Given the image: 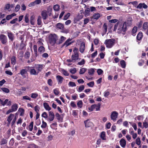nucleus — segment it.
<instances>
[{
  "instance_id": "obj_1",
  "label": "nucleus",
  "mask_w": 148,
  "mask_h": 148,
  "mask_svg": "<svg viewBox=\"0 0 148 148\" xmlns=\"http://www.w3.org/2000/svg\"><path fill=\"white\" fill-rule=\"evenodd\" d=\"M118 27L117 33L124 35L127 30L126 23L125 22L123 23L118 22L114 25L113 30L116 31Z\"/></svg>"
},
{
  "instance_id": "obj_2",
  "label": "nucleus",
  "mask_w": 148,
  "mask_h": 148,
  "mask_svg": "<svg viewBox=\"0 0 148 148\" xmlns=\"http://www.w3.org/2000/svg\"><path fill=\"white\" fill-rule=\"evenodd\" d=\"M115 42V40L113 39H108L105 40L104 44L106 45L107 48H110L114 46Z\"/></svg>"
},
{
  "instance_id": "obj_3",
  "label": "nucleus",
  "mask_w": 148,
  "mask_h": 148,
  "mask_svg": "<svg viewBox=\"0 0 148 148\" xmlns=\"http://www.w3.org/2000/svg\"><path fill=\"white\" fill-rule=\"evenodd\" d=\"M101 104L99 103L97 105H92L90 107H88V109L90 111H92L95 109L96 111H99L100 110Z\"/></svg>"
},
{
  "instance_id": "obj_4",
  "label": "nucleus",
  "mask_w": 148,
  "mask_h": 148,
  "mask_svg": "<svg viewBox=\"0 0 148 148\" xmlns=\"http://www.w3.org/2000/svg\"><path fill=\"white\" fill-rule=\"evenodd\" d=\"M34 68V67H30L29 66H26L25 67V68L28 69V71H29L30 75H37L38 73Z\"/></svg>"
},
{
  "instance_id": "obj_5",
  "label": "nucleus",
  "mask_w": 148,
  "mask_h": 148,
  "mask_svg": "<svg viewBox=\"0 0 148 148\" xmlns=\"http://www.w3.org/2000/svg\"><path fill=\"white\" fill-rule=\"evenodd\" d=\"M0 41L3 45H6L8 43L7 36L4 34H0Z\"/></svg>"
},
{
  "instance_id": "obj_6",
  "label": "nucleus",
  "mask_w": 148,
  "mask_h": 148,
  "mask_svg": "<svg viewBox=\"0 0 148 148\" xmlns=\"http://www.w3.org/2000/svg\"><path fill=\"white\" fill-rule=\"evenodd\" d=\"M118 114L116 111H114L111 112L110 115V118L112 120H113L114 122L116 120V119L118 117Z\"/></svg>"
},
{
  "instance_id": "obj_7",
  "label": "nucleus",
  "mask_w": 148,
  "mask_h": 148,
  "mask_svg": "<svg viewBox=\"0 0 148 148\" xmlns=\"http://www.w3.org/2000/svg\"><path fill=\"white\" fill-rule=\"evenodd\" d=\"M49 116L47 120L49 121H52L54 118V114L53 112L52 111H49Z\"/></svg>"
},
{
  "instance_id": "obj_8",
  "label": "nucleus",
  "mask_w": 148,
  "mask_h": 148,
  "mask_svg": "<svg viewBox=\"0 0 148 148\" xmlns=\"http://www.w3.org/2000/svg\"><path fill=\"white\" fill-rule=\"evenodd\" d=\"M7 33L9 39L11 41H13L14 38V34L10 31H7Z\"/></svg>"
},
{
  "instance_id": "obj_9",
  "label": "nucleus",
  "mask_w": 148,
  "mask_h": 148,
  "mask_svg": "<svg viewBox=\"0 0 148 148\" xmlns=\"http://www.w3.org/2000/svg\"><path fill=\"white\" fill-rule=\"evenodd\" d=\"M22 69L21 70L20 72L18 74H20L23 78H25L26 76L25 74L27 73V72L28 71V69Z\"/></svg>"
},
{
  "instance_id": "obj_10",
  "label": "nucleus",
  "mask_w": 148,
  "mask_h": 148,
  "mask_svg": "<svg viewBox=\"0 0 148 148\" xmlns=\"http://www.w3.org/2000/svg\"><path fill=\"white\" fill-rule=\"evenodd\" d=\"M143 31L146 32V34L148 35V23L145 22L143 24Z\"/></svg>"
},
{
  "instance_id": "obj_11",
  "label": "nucleus",
  "mask_w": 148,
  "mask_h": 148,
  "mask_svg": "<svg viewBox=\"0 0 148 148\" xmlns=\"http://www.w3.org/2000/svg\"><path fill=\"white\" fill-rule=\"evenodd\" d=\"M49 40L50 44L53 45L56 43V37L52 36L50 38Z\"/></svg>"
},
{
  "instance_id": "obj_12",
  "label": "nucleus",
  "mask_w": 148,
  "mask_h": 148,
  "mask_svg": "<svg viewBox=\"0 0 148 148\" xmlns=\"http://www.w3.org/2000/svg\"><path fill=\"white\" fill-rule=\"evenodd\" d=\"M41 2V0H36L35 1H34L31 3L29 5V7H32L35 5L36 4H40Z\"/></svg>"
},
{
  "instance_id": "obj_13",
  "label": "nucleus",
  "mask_w": 148,
  "mask_h": 148,
  "mask_svg": "<svg viewBox=\"0 0 148 148\" xmlns=\"http://www.w3.org/2000/svg\"><path fill=\"white\" fill-rule=\"evenodd\" d=\"M119 143L121 147L123 148L125 147L126 145V141L125 139L123 138H122L120 140Z\"/></svg>"
},
{
  "instance_id": "obj_14",
  "label": "nucleus",
  "mask_w": 148,
  "mask_h": 148,
  "mask_svg": "<svg viewBox=\"0 0 148 148\" xmlns=\"http://www.w3.org/2000/svg\"><path fill=\"white\" fill-rule=\"evenodd\" d=\"M14 116V114H11L7 118V121L8 122L7 123L8 125L10 123L12 120V119L13 117Z\"/></svg>"
},
{
  "instance_id": "obj_15",
  "label": "nucleus",
  "mask_w": 148,
  "mask_h": 148,
  "mask_svg": "<svg viewBox=\"0 0 148 148\" xmlns=\"http://www.w3.org/2000/svg\"><path fill=\"white\" fill-rule=\"evenodd\" d=\"M84 123L85 124V126L86 127H90L92 123L90 121L89 119H87L86 121H84Z\"/></svg>"
},
{
  "instance_id": "obj_16",
  "label": "nucleus",
  "mask_w": 148,
  "mask_h": 148,
  "mask_svg": "<svg viewBox=\"0 0 148 148\" xmlns=\"http://www.w3.org/2000/svg\"><path fill=\"white\" fill-rule=\"evenodd\" d=\"M148 7L144 3H140L137 6V8L141 9L142 8L144 9H147Z\"/></svg>"
},
{
  "instance_id": "obj_17",
  "label": "nucleus",
  "mask_w": 148,
  "mask_h": 148,
  "mask_svg": "<svg viewBox=\"0 0 148 148\" xmlns=\"http://www.w3.org/2000/svg\"><path fill=\"white\" fill-rule=\"evenodd\" d=\"M41 16L43 20H46L48 17V15L46 10L42 11L41 12Z\"/></svg>"
},
{
  "instance_id": "obj_18",
  "label": "nucleus",
  "mask_w": 148,
  "mask_h": 148,
  "mask_svg": "<svg viewBox=\"0 0 148 148\" xmlns=\"http://www.w3.org/2000/svg\"><path fill=\"white\" fill-rule=\"evenodd\" d=\"M38 52L41 54L45 51V48L44 46H40L38 49Z\"/></svg>"
},
{
  "instance_id": "obj_19",
  "label": "nucleus",
  "mask_w": 148,
  "mask_h": 148,
  "mask_svg": "<svg viewBox=\"0 0 148 148\" xmlns=\"http://www.w3.org/2000/svg\"><path fill=\"white\" fill-rule=\"evenodd\" d=\"M26 45L23 43V40H22L20 44V47L19 49L22 50L24 49H26Z\"/></svg>"
},
{
  "instance_id": "obj_20",
  "label": "nucleus",
  "mask_w": 148,
  "mask_h": 148,
  "mask_svg": "<svg viewBox=\"0 0 148 148\" xmlns=\"http://www.w3.org/2000/svg\"><path fill=\"white\" fill-rule=\"evenodd\" d=\"M72 59L73 62H75L76 60L79 59V54H73L72 56Z\"/></svg>"
},
{
  "instance_id": "obj_21",
  "label": "nucleus",
  "mask_w": 148,
  "mask_h": 148,
  "mask_svg": "<svg viewBox=\"0 0 148 148\" xmlns=\"http://www.w3.org/2000/svg\"><path fill=\"white\" fill-rule=\"evenodd\" d=\"M56 78L59 84H61L64 79L63 78L62 76L59 75H57L56 76Z\"/></svg>"
},
{
  "instance_id": "obj_22",
  "label": "nucleus",
  "mask_w": 148,
  "mask_h": 148,
  "mask_svg": "<svg viewBox=\"0 0 148 148\" xmlns=\"http://www.w3.org/2000/svg\"><path fill=\"white\" fill-rule=\"evenodd\" d=\"M72 38H69L65 41V46L67 47L74 42V41H71Z\"/></svg>"
},
{
  "instance_id": "obj_23",
  "label": "nucleus",
  "mask_w": 148,
  "mask_h": 148,
  "mask_svg": "<svg viewBox=\"0 0 148 148\" xmlns=\"http://www.w3.org/2000/svg\"><path fill=\"white\" fill-rule=\"evenodd\" d=\"M43 104L44 107L46 110L49 111L51 110V107L47 103L45 102L43 103Z\"/></svg>"
},
{
  "instance_id": "obj_24",
  "label": "nucleus",
  "mask_w": 148,
  "mask_h": 148,
  "mask_svg": "<svg viewBox=\"0 0 148 148\" xmlns=\"http://www.w3.org/2000/svg\"><path fill=\"white\" fill-rule=\"evenodd\" d=\"M85 47V44L84 42H82L81 45L79 48V51L81 53H82L84 52V50Z\"/></svg>"
},
{
  "instance_id": "obj_25",
  "label": "nucleus",
  "mask_w": 148,
  "mask_h": 148,
  "mask_svg": "<svg viewBox=\"0 0 148 148\" xmlns=\"http://www.w3.org/2000/svg\"><path fill=\"white\" fill-rule=\"evenodd\" d=\"M43 68V65L42 64H38L37 65L36 69L37 72L38 73L41 71Z\"/></svg>"
},
{
  "instance_id": "obj_26",
  "label": "nucleus",
  "mask_w": 148,
  "mask_h": 148,
  "mask_svg": "<svg viewBox=\"0 0 148 148\" xmlns=\"http://www.w3.org/2000/svg\"><path fill=\"white\" fill-rule=\"evenodd\" d=\"M35 16L34 15H32L30 17V23L31 24L34 25L35 24Z\"/></svg>"
},
{
  "instance_id": "obj_27",
  "label": "nucleus",
  "mask_w": 148,
  "mask_h": 148,
  "mask_svg": "<svg viewBox=\"0 0 148 148\" xmlns=\"http://www.w3.org/2000/svg\"><path fill=\"white\" fill-rule=\"evenodd\" d=\"M101 139L103 140H106V132H102L100 135Z\"/></svg>"
},
{
  "instance_id": "obj_28",
  "label": "nucleus",
  "mask_w": 148,
  "mask_h": 148,
  "mask_svg": "<svg viewBox=\"0 0 148 148\" xmlns=\"http://www.w3.org/2000/svg\"><path fill=\"white\" fill-rule=\"evenodd\" d=\"M58 29L63 30L64 28V25L61 23H58L56 25Z\"/></svg>"
},
{
  "instance_id": "obj_29",
  "label": "nucleus",
  "mask_w": 148,
  "mask_h": 148,
  "mask_svg": "<svg viewBox=\"0 0 148 148\" xmlns=\"http://www.w3.org/2000/svg\"><path fill=\"white\" fill-rule=\"evenodd\" d=\"M90 9L89 8H87L85 9L84 13V15L85 17H87L90 15Z\"/></svg>"
},
{
  "instance_id": "obj_30",
  "label": "nucleus",
  "mask_w": 148,
  "mask_h": 148,
  "mask_svg": "<svg viewBox=\"0 0 148 148\" xmlns=\"http://www.w3.org/2000/svg\"><path fill=\"white\" fill-rule=\"evenodd\" d=\"M37 48V45H34L33 46L34 51L36 57H37L38 55V53Z\"/></svg>"
},
{
  "instance_id": "obj_31",
  "label": "nucleus",
  "mask_w": 148,
  "mask_h": 148,
  "mask_svg": "<svg viewBox=\"0 0 148 148\" xmlns=\"http://www.w3.org/2000/svg\"><path fill=\"white\" fill-rule=\"evenodd\" d=\"M143 37V34L142 32H140L138 34L137 36V39L138 40H141Z\"/></svg>"
},
{
  "instance_id": "obj_32",
  "label": "nucleus",
  "mask_w": 148,
  "mask_h": 148,
  "mask_svg": "<svg viewBox=\"0 0 148 148\" xmlns=\"http://www.w3.org/2000/svg\"><path fill=\"white\" fill-rule=\"evenodd\" d=\"M95 69L91 68L88 69V73L91 75H92L95 72Z\"/></svg>"
},
{
  "instance_id": "obj_33",
  "label": "nucleus",
  "mask_w": 148,
  "mask_h": 148,
  "mask_svg": "<svg viewBox=\"0 0 148 148\" xmlns=\"http://www.w3.org/2000/svg\"><path fill=\"white\" fill-rule=\"evenodd\" d=\"M52 10V8L51 6H49L47 8V12L49 16H51Z\"/></svg>"
},
{
  "instance_id": "obj_34",
  "label": "nucleus",
  "mask_w": 148,
  "mask_h": 148,
  "mask_svg": "<svg viewBox=\"0 0 148 148\" xmlns=\"http://www.w3.org/2000/svg\"><path fill=\"white\" fill-rule=\"evenodd\" d=\"M18 108V104L15 103L11 107V109L14 112L16 111Z\"/></svg>"
},
{
  "instance_id": "obj_35",
  "label": "nucleus",
  "mask_w": 148,
  "mask_h": 148,
  "mask_svg": "<svg viewBox=\"0 0 148 148\" xmlns=\"http://www.w3.org/2000/svg\"><path fill=\"white\" fill-rule=\"evenodd\" d=\"M11 64L15 65L16 62V58L15 56H12L11 58Z\"/></svg>"
},
{
  "instance_id": "obj_36",
  "label": "nucleus",
  "mask_w": 148,
  "mask_h": 148,
  "mask_svg": "<svg viewBox=\"0 0 148 148\" xmlns=\"http://www.w3.org/2000/svg\"><path fill=\"white\" fill-rule=\"evenodd\" d=\"M100 17V14L99 13L94 14L92 17V18L97 20Z\"/></svg>"
},
{
  "instance_id": "obj_37",
  "label": "nucleus",
  "mask_w": 148,
  "mask_h": 148,
  "mask_svg": "<svg viewBox=\"0 0 148 148\" xmlns=\"http://www.w3.org/2000/svg\"><path fill=\"white\" fill-rule=\"evenodd\" d=\"M53 9L55 11H58L60 9L59 5L58 4H56L53 6Z\"/></svg>"
},
{
  "instance_id": "obj_38",
  "label": "nucleus",
  "mask_w": 148,
  "mask_h": 148,
  "mask_svg": "<svg viewBox=\"0 0 148 148\" xmlns=\"http://www.w3.org/2000/svg\"><path fill=\"white\" fill-rule=\"evenodd\" d=\"M87 70V69L84 68H82L80 69L79 73L80 74H83Z\"/></svg>"
},
{
  "instance_id": "obj_39",
  "label": "nucleus",
  "mask_w": 148,
  "mask_h": 148,
  "mask_svg": "<svg viewBox=\"0 0 148 148\" xmlns=\"http://www.w3.org/2000/svg\"><path fill=\"white\" fill-rule=\"evenodd\" d=\"M64 37L62 36H61L60 38V39L59 41H57L56 42V44H60L62 43L64 40Z\"/></svg>"
},
{
  "instance_id": "obj_40",
  "label": "nucleus",
  "mask_w": 148,
  "mask_h": 148,
  "mask_svg": "<svg viewBox=\"0 0 148 148\" xmlns=\"http://www.w3.org/2000/svg\"><path fill=\"white\" fill-rule=\"evenodd\" d=\"M18 112H20V116H23L24 114V110L22 108H19Z\"/></svg>"
},
{
  "instance_id": "obj_41",
  "label": "nucleus",
  "mask_w": 148,
  "mask_h": 148,
  "mask_svg": "<svg viewBox=\"0 0 148 148\" xmlns=\"http://www.w3.org/2000/svg\"><path fill=\"white\" fill-rule=\"evenodd\" d=\"M121 66L122 68H125L126 66V64L125 61L123 60H121L120 61Z\"/></svg>"
},
{
  "instance_id": "obj_42",
  "label": "nucleus",
  "mask_w": 148,
  "mask_h": 148,
  "mask_svg": "<svg viewBox=\"0 0 148 148\" xmlns=\"http://www.w3.org/2000/svg\"><path fill=\"white\" fill-rule=\"evenodd\" d=\"M30 53L28 51H26L24 54V57L26 59H28L30 57Z\"/></svg>"
},
{
  "instance_id": "obj_43",
  "label": "nucleus",
  "mask_w": 148,
  "mask_h": 148,
  "mask_svg": "<svg viewBox=\"0 0 148 148\" xmlns=\"http://www.w3.org/2000/svg\"><path fill=\"white\" fill-rule=\"evenodd\" d=\"M33 124L34 123L33 122H32L30 123V124L28 126V128L29 130L30 131H32L33 128Z\"/></svg>"
},
{
  "instance_id": "obj_44",
  "label": "nucleus",
  "mask_w": 148,
  "mask_h": 148,
  "mask_svg": "<svg viewBox=\"0 0 148 148\" xmlns=\"http://www.w3.org/2000/svg\"><path fill=\"white\" fill-rule=\"evenodd\" d=\"M38 96V94L36 93H33L31 94V97L33 99H36Z\"/></svg>"
},
{
  "instance_id": "obj_45",
  "label": "nucleus",
  "mask_w": 148,
  "mask_h": 148,
  "mask_svg": "<svg viewBox=\"0 0 148 148\" xmlns=\"http://www.w3.org/2000/svg\"><path fill=\"white\" fill-rule=\"evenodd\" d=\"M77 107L79 108H81L83 106V102L82 100L79 101L77 103Z\"/></svg>"
},
{
  "instance_id": "obj_46",
  "label": "nucleus",
  "mask_w": 148,
  "mask_h": 148,
  "mask_svg": "<svg viewBox=\"0 0 148 148\" xmlns=\"http://www.w3.org/2000/svg\"><path fill=\"white\" fill-rule=\"evenodd\" d=\"M0 143L1 145L6 144L7 143V140L4 138H3L1 140Z\"/></svg>"
},
{
  "instance_id": "obj_47",
  "label": "nucleus",
  "mask_w": 148,
  "mask_h": 148,
  "mask_svg": "<svg viewBox=\"0 0 148 148\" xmlns=\"http://www.w3.org/2000/svg\"><path fill=\"white\" fill-rule=\"evenodd\" d=\"M85 63V61L84 59H82L81 61L78 62L77 64V65L81 66L84 65Z\"/></svg>"
},
{
  "instance_id": "obj_48",
  "label": "nucleus",
  "mask_w": 148,
  "mask_h": 148,
  "mask_svg": "<svg viewBox=\"0 0 148 148\" xmlns=\"http://www.w3.org/2000/svg\"><path fill=\"white\" fill-rule=\"evenodd\" d=\"M69 71L71 73L74 74L76 73L77 70L75 68H73L70 69L69 70Z\"/></svg>"
},
{
  "instance_id": "obj_49",
  "label": "nucleus",
  "mask_w": 148,
  "mask_h": 148,
  "mask_svg": "<svg viewBox=\"0 0 148 148\" xmlns=\"http://www.w3.org/2000/svg\"><path fill=\"white\" fill-rule=\"evenodd\" d=\"M41 16H38V19H37V24L38 25H40L42 23L41 21Z\"/></svg>"
},
{
  "instance_id": "obj_50",
  "label": "nucleus",
  "mask_w": 148,
  "mask_h": 148,
  "mask_svg": "<svg viewBox=\"0 0 148 148\" xmlns=\"http://www.w3.org/2000/svg\"><path fill=\"white\" fill-rule=\"evenodd\" d=\"M1 89L4 92L8 93L10 92L9 90L6 88H1Z\"/></svg>"
},
{
  "instance_id": "obj_51",
  "label": "nucleus",
  "mask_w": 148,
  "mask_h": 148,
  "mask_svg": "<svg viewBox=\"0 0 148 148\" xmlns=\"http://www.w3.org/2000/svg\"><path fill=\"white\" fill-rule=\"evenodd\" d=\"M42 125H41V127L42 128H45L47 126V124L42 119Z\"/></svg>"
},
{
  "instance_id": "obj_52",
  "label": "nucleus",
  "mask_w": 148,
  "mask_h": 148,
  "mask_svg": "<svg viewBox=\"0 0 148 148\" xmlns=\"http://www.w3.org/2000/svg\"><path fill=\"white\" fill-rule=\"evenodd\" d=\"M24 52L23 51H20L18 53V56L19 58H21V59L23 58V56Z\"/></svg>"
},
{
  "instance_id": "obj_53",
  "label": "nucleus",
  "mask_w": 148,
  "mask_h": 148,
  "mask_svg": "<svg viewBox=\"0 0 148 148\" xmlns=\"http://www.w3.org/2000/svg\"><path fill=\"white\" fill-rule=\"evenodd\" d=\"M136 143L138 145H141V140L139 137H138L136 138Z\"/></svg>"
},
{
  "instance_id": "obj_54",
  "label": "nucleus",
  "mask_w": 148,
  "mask_h": 148,
  "mask_svg": "<svg viewBox=\"0 0 148 148\" xmlns=\"http://www.w3.org/2000/svg\"><path fill=\"white\" fill-rule=\"evenodd\" d=\"M40 108L38 105H37L35 106L34 110L36 113H39Z\"/></svg>"
},
{
  "instance_id": "obj_55",
  "label": "nucleus",
  "mask_w": 148,
  "mask_h": 148,
  "mask_svg": "<svg viewBox=\"0 0 148 148\" xmlns=\"http://www.w3.org/2000/svg\"><path fill=\"white\" fill-rule=\"evenodd\" d=\"M89 87H92L94 85V82L93 81L87 84Z\"/></svg>"
},
{
  "instance_id": "obj_56",
  "label": "nucleus",
  "mask_w": 148,
  "mask_h": 148,
  "mask_svg": "<svg viewBox=\"0 0 148 148\" xmlns=\"http://www.w3.org/2000/svg\"><path fill=\"white\" fill-rule=\"evenodd\" d=\"M84 86L83 85H82L80 86L78 90V91L79 92H81L83 90H84Z\"/></svg>"
},
{
  "instance_id": "obj_57",
  "label": "nucleus",
  "mask_w": 148,
  "mask_h": 148,
  "mask_svg": "<svg viewBox=\"0 0 148 148\" xmlns=\"http://www.w3.org/2000/svg\"><path fill=\"white\" fill-rule=\"evenodd\" d=\"M69 86L72 87L75 86H76L75 83L72 82H70L69 83Z\"/></svg>"
},
{
  "instance_id": "obj_58",
  "label": "nucleus",
  "mask_w": 148,
  "mask_h": 148,
  "mask_svg": "<svg viewBox=\"0 0 148 148\" xmlns=\"http://www.w3.org/2000/svg\"><path fill=\"white\" fill-rule=\"evenodd\" d=\"M42 116L45 119H47L48 118V116L46 112H43L42 114Z\"/></svg>"
},
{
  "instance_id": "obj_59",
  "label": "nucleus",
  "mask_w": 148,
  "mask_h": 148,
  "mask_svg": "<svg viewBox=\"0 0 148 148\" xmlns=\"http://www.w3.org/2000/svg\"><path fill=\"white\" fill-rule=\"evenodd\" d=\"M97 72L99 75L102 74L103 73V71L101 69H97Z\"/></svg>"
},
{
  "instance_id": "obj_60",
  "label": "nucleus",
  "mask_w": 148,
  "mask_h": 148,
  "mask_svg": "<svg viewBox=\"0 0 148 148\" xmlns=\"http://www.w3.org/2000/svg\"><path fill=\"white\" fill-rule=\"evenodd\" d=\"M53 92L56 95H57L59 94V90L58 89H55L53 90Z\"/></svg>"
},
{
  "instance_id": "obj_61",
  "label": "nucleus",
  "mask_w": 148,
  "mask_h": 148,
  "mask_svg": "<svg viewBox=\"0 0 148 148\" xmlns=\"http://www.w3.org/2000/svg\"><path fill=\"white\" fill-rule=\"evenodd\" d=\"M47 83L49 86H52L53 82L51 79H48L47 81Z\"/></svg>"
},
{
  "instance_id": "obj_62",
  "label": "nucleus",
  "mask_w": 148,
  "mask_h": 148,
  "mask_svg": "<svg viewBox=\"0 0 148 148\" xmlns=\"http://www.w3.org/2000/svg\"><path fill=\"white\" fill-rule=\"evenodd\" d=\"M25 21L26 23H29V20L28 18V16L26 15L25 17Z\"/></svg>"
},
{
  "instance_id": "obj_63",
  "label": "nucleus",
  "mask_w": 148,
  "mask_h": 148,
  "mask_svg": "<svg viewBox=\"0 0 148 148\" xmlns=\"http://www.w3.org/2000/svg\"><path fill=\"white\" fill-rule=\"evenodd\" d=\"M71 106L73 108H76L77 106L74 101H71L70 104Z\"/></svg>"
},
{
  "instance_id": "obj_64",
  "label": "nucleus",
  "mask_w": 148,
  "mask_h": 148,
  "mask_svg": "<svg viewBox=\"0 0 148 148\" xmlns=\"http://www.w3.org/2000/svg\"><path fill=\"white\" fill-rule=\"evenodd\" d=\"M144 63V61L143 60H141L139 61L138 62V64L139 66H141Z\"/></svg>"
}]
</instances>
